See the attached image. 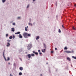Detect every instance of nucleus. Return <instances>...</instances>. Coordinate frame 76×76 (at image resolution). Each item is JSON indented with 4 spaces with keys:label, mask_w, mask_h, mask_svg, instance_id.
Listing matches in <instances>:
<instances>
[{
    "label": "nucleus",
    "mask_w": 76,
    "mask_h": 76,
    "mask_svg": "<svg viewBox=\"0 0 76 76\" xmlns=\"http://www.w3.org/2000/svg\"><path fill=\"white\" fill-rule=\"evenodd\" d=\"M23 35L24 38H28V37H30L31 36V34H28L27 33L25 32L23 34Z\"/></svg>",
    "instance_id": "nucleus-1"
},
{
    "label": "nucleus",
    "mask_w": 76,
    "mask_h": 76,
    "mask_svg": "<svg viewBox=\"0 0 76 76\" xmlns=\"http://www.w3.org/2000/svg\"><path fill=\"white\" fill-rule=\"evenodd\" d=\"M31 54H28L26 56V58L27 60H29L30 58H31ZM28 58H29V59H28Z\"/></svg>",
    "instance_id": "nucleus-2"
},
{
    "label": "nucleus",
    "mask_w": 76,
    "mask_h": 76,
    "mask_svg": "<svg viewBox=\"0 0 76 76\" xmlns=\"http://www.w3.org/2000/svg\"><path fill=\"white\" fill-rule=\"evenodd\" d=\"M32 47V45L31 44H29L27 46V49L29 50Z\"/></svg>",
    "instance_id": "nucleus-3"
},
{
    "label": "nucleus",
    "mask_w": 76,
    "mask_h": 76,
    "mask_svg": "<svg viewBox=\"0 0 76 76\" xmlns=\"http://www.w3.org/2000/svg\"><path fill=\"white\" fill-rule=\"evenodd\" d=\"M3 56L5 61H7V59H6V58L5 57V56H4V52H3Z\"/></svg>",
    "instance_id": "nucleus-4"
},
{
    "label": "nucleus",
    "mask_w": 76,
    "mask_h": 76,
    "mask_svg": "<svg viewBox=\"0 0 76 76\" xmlns=\"http://www.w3.org/2000/svg\"><path fill=\"white\" fill-rule=\"evenodd\" d=\"M65 53H71L72 52L66 50L64 51Z\"/></svg>",
    "instance_id": "nucleus-5"
},
{
    "label": "nucleus",
    "mask_w": 76,
    "mask_h": 76,
    "mask_svg": "<svg viewBox=\"0 0 76 76\" xmlns=\"http://www.w3.org/2000/svg\"><path fill=\"white\" fill-rule=\"evenodd\" d=\"M10 45V44L9 42H7V47H9Z\"/></svg>",
    "instance_id": "nucleus-6"
},
{
    "label": "nucleus",
    "mask_w": 76,
    "mask_h": 76,
    "mask_svg": "<svg viewBox=\"0 0 76 76\" xmlns=\"http://www.w3.org/2000/svg\"><path fill=\"white\" fill-rule=\"evenodd\" d=\"M33 53H34L35 54H36V55H38V53L37 52H35L34 51H33Z\"/></svg>",
    "instance_id": "nucleus-7"
},
{
    "label": "nucleus",
    "mask_w": 76,
    "mask_h": 76,
    "mask_svg": "<svg viewBox=\"0 0 76 76\" xmlns=\"http://www.w3.org/2000/svg\"><path fill=\"white\" fill-rule=\"evenodd\" d=\"M28 28V26H27L26 27H25V31H28V29L27 28Z\"/></svg>",
    "instance_id": "nucleus-8"
},
{
    "label": "nucleus",
    "mask_w": 76,
    "mask_h": 76,
    "mask_svg": "<svg viewBox=\"0 0 76 76\" xmlns=\"http://www.w3.org/2000/svg\"><path fill=\"white\" fill-rule=\"evenodd\" d=\"M28 28V26H27L26 27H25V31H28V29L27 28Z\"/></svg>",
    "instance_id": "nucleus-9"
},
{
    "label": "nucleus",
    "mask_w": 76,
    "mask_h": 76,
    "mask_svg": "<svg viewBox=\"0 0 76 76\" xmlns=\"http://www.w3.org/2000/svg\"><path fill=\"white\" fill-rule=\"evenodd\" d=\"M11 29H12L11 31H12V32H14L15 31V30H14L15 28H11Z\"/></svg>",
    "instance_id": "nucleus-10"
},
{
    "label": "nucleus",
    "mask_w": 76,
    "mask_h": 76,
    "mask_svg": "<svg viewBox=\"0 0 76 76\" xmlns=\"http://www.w3.org/2000/svg\"><path fill=\"white\" fill-rule=\"evenodd\" d=\"M67 60H69V61H70L71 60V59H70V58L69 57H67Z\"/></svg>",
    "instance_id": "nucleus-11"
},
{
    "label": "nucleus",
    "mask_w": 76,
    "mask_h": 76,
    "mask_svg": "<svg viewBox=\"0 0 76 76\" xmlns=\"http://www.w3.org/2000/svg\"><path fill=\"white\" fill-rule=\"evenodd\" d=\"M19 36H20L19 37V38H22V35H21V34H19Z\"/></svg>",
    "instance_id": "nucleus-12"
},
{
    "label": "nucleus",
    "mask_w": 76,
    "mask_h": 76,
    "mask_svg": "<svg viewBox=\"0 0 76 76\" xmlns=\"http://www.w3.org/2000/svg\"><path fill=\"white\" fill-rule=\"evenodd\" d=\"M19 69L20 70H23V67H20L19 68Z\"/></svg>",
    "instance_id": "nucleus-13"
},
{
    "label": "nucleus",
    "mask_w": 76,
    "mask_h": 76,
    "mask_svg": "<svg viewBox=\"0 0 76 76\" xmlns=\"http://www.w3.org/2000/svg\"><path fill=\"white\" fill-rule=\"evenodd\" d=\"M20 34V32H18L17 33H15V34Z\"/></svg>",
    "instance_id": "nucleus-14"
},
{
    "label": "nucleus",
    "mask_w": 76,
    "mask_h": 76,
    "mask_svg": "<svg viewBox=\"0 0 76 76\" xmlns=\"http://www.w3.org/2000/svg\"><path fill=\"white\" fill-rule=\"evenodd\" d=\"M39 39V37L37 36V38H36V39L37 40V39Z\"/></svg>",
    "instance_id": "nucleus-15"
},
{
    "label": "nucleus",
    "mask_w": 76,
    "mask_h": 76,
    "mask_svg": "<svg viewBox=\"0 0 76 76\" xmlns=\"http://www.w3.org/2000/svg\"><path fill=\"white\" fill-rule=\"evenodd\" d=\"M19 75H20V76H21L22 75V72H20L19 73Z\"/></svg>",
    "instance_id": "nucleus-16"
},
{
    "label": "nucleus",
    "mask_w": 76,
    "mask_h": 76,
    "mask_svg": "<svg viewBox=\"0 0 76 76\" xmlns=\"http://www.w3.org/2000/svg\"><path fill=\"white\" fill-rule=\"evenodd\" d=\"M10 39H12V38H13V37L12 36H10L9 37Z\"/></svg>",
    "instance_id": "nucleus-17"
},
{
    "label": "nucleus",
    "mask_w": 76,
    "mask_h": 76,
    "mask_svg": "<svg viewBox=\"0 0 76 76\" xmlns=\"http://www.w3.org/2000/svg\"><path fill=\"white\" fill-rule=\"evenodd\" d=\"M31 56H32V57H34V56H35V55L34 54H32L31 55Z\"/></svg>",
    "instance_id": "nucleus-18"
},
{
    "label": "nucleus",
    "mask_w": 76,
    "mask_h": 76,
    "mask_svg": "<svg viewBox=\"0 0 76 76\" xmlns=\"http://www.w3.org/2000/svg\"><path fill=\"white\" fill-rule=\"evenodd\" d=\"M7 61H9V60H10V58L8 57L7 58Z\"/></svg>",
    "instance_id": "nucleus-19"
},
{
    "label": "nucleus",
    "mask_w": 76,
    "mask_h": 76,
    "mask_svg": "<svg viewBox=\"0 0 76 76\" xmlns=\"http://www.w3.org/2000/svg\"><path fill=\"white\" fill-rule=\"evenodd\" d=\"M2 2L3 3H4L5 1H6V0H2Z\"/></svg>",
    "instance_id": "nucleus-20"
},
{
    "label": "nucleus",
    "mask_w": 76,
    "mask_h": 76,
    "mask_svg": "<svg viewBox=\"0 0 76 76\" xmlns=\"http://www.w3.org/2000/svg\"><path fill=\"white\" fill-rule=\"evenodd\" d=\"M64 50H67V47H66L64 48Z\"/></svg>",
    "instance_id": "nucleus-21"
},
{
    "label": "nucleus",
    "mask_w": 76,
    "mask_h": 76,
    "mask_svg": "<svg viewBox=\"0 0 76 76\" xmlns=\"http://www.w3.org/2000/svg\"><path fill=\"white\" fill-rule=\"evenodd\" d=\"M72 58H74V59H76V57H75L74 56H72Z\"/></svg>",
    "instance_id": "nucleus-22"
},
{
    "label": "nucleus",
    "mask_w": 76,
    "mask_h": 76,
    "mask_svg": "<svg viewBox=\"0 0 76 76\" xmlns=\"http://www.w3.org/2000/svg\"><path fill=\"white\" fill-rule=\"evenodd\" d=\"M58 32L59 33H61V30L60 29H59Z\"/></svg>",
    "instance_id": "nucleus-23"
},
{
    "label": "nucleus",
    "mask_w": 76,
    "mask_h": 76,
    "mask_svg": "<svg viewBox=\"0 0 76 76\" xmlns=\"http://www.w3.org/2000/svg\"><path fill=\"white\" fill-rule=\"evenodd\" d=\"M44 51H45V49H44L43 50H42V52H44Z\"/></svg>",
    "instance_id": "nucleus-24"
},
{
    "label": "nucleus",
    "mask_w": 76,
    "mask_h": 76,
    "mask_svg": "<svg viewBox=\"0 0 76 76\" xmlns=\"http://www.w3.org/2000/svg\"><path fill=\"white\" fill-rule=\"evenodd\" d=\"M8 35H9L8 34H6V37H8Z\"/></svg>",
    "instance_id": "nucleus-25"
},
{
    "label": "nucleus",
    "mask_w": 76,
    "mask_h": 76,
    "mask_svg": "<svg viewBox=\"0 0 76 76\" xmlns=\"http://www.w3.org/2000/svg\"><path fill=\"white\" fill-rule=\"evenodd\" d=\"M29 7V5L28 4L27 7V8H28Z\"/></svg>",
    "instance_id": "nucleus-26"
},
{
    "label": "nucleus",
    "mask_w": 76,
    "mask_h": 76,
    "mask_svg": "<svg viewBox=\"0 0 76 76\" xmlns=\"http://www.w3.org/2000/svg\"><path fill=\"white\" fill-rule=\"evenodd\" d=\"M13 39H14V38H15V36L14 35H13Z\"/></svg>",
    "instance_id": "nucleus-27"
},
{
    "label": "nucleus",
    "mask_w": 76,
    "mask_h": 76,
    "mask_svg": "<svg viewBox=\"0 0 76 76\" xmlns=\"http://www.w3.org/2000/svg\"><path fill=\"white\" fill-rule=\"evenodd\" d=\"M7 41L8 42H10V41H11V40H9V39H8V40H7Z\"/></svg>",
    "instance_id": "nucleus-28"
},
{
    "label": "nucleus",
    "mask_w": 76,
    "mask_h": 76,
    "mask_svg": "<svg viewBox=\"0 0 76 76\" xmlns=\"http://www.w3.org/2000/svg\"><path fill=\"white\" fill-rule=\"evenodd\" d=\"M39 54H40V55L42 54V53H41V52H39Z\"/></svg>",
    "instance_id": "nucleus-29"
},
{
    "label": "nucleus",
    "mask_w": 76,
    "mask_h": 76,
    "mask_svg": "<svg viewBox=\"0 0 76 76\" xmlns=\"http://www.w3.org/2000/svg\"><path fill=\"white\" fill-rule=\"evenodd\" d=\"M12 25H15V23H12Z\"/></svg>",
    "instance_id": "nucleus-30"
},
{
    "label": "nucleus",
    "mask_w": 76,
    "mask_h": 76,
    "mask_svg": "<svg viewBox=\"0 0 76 76\" xmlns=\"http://www.w3.org/2000/svg\"><path fill=\"white\" fill-rule=\"evenodd\" d=\"M29 25H31V26H32V24L31 23H29Z\"/></svg>",
    "instance_id": "nucleus-31"
},
{
    "label": "nucleus",
    "mask_w": 76,
    "mask_h": 76,
    "mask_svg": "<svg viewBox=\"0 0 76 76\" xmlns=\"http://www.w3.org/2000/svg\"><path fill=\"white\" fill-rule=\"evenodd\" d=\"M40 51H41V50H38V53L40 52Z\"/></svg>",
    "instance_id": "nucleus-32"
},
{
    "label": "nucleus",
    "mask_w": 76,
    "mask_h": 76,
    "mask_svg": "<svg viewBox=\"0 0 76 76\" xmlns=\"http://www.w3.org/2000/svg\"><path fill=\"white\" fill-rule=\"evenodd\" d=\"M53 52H54L53 51H51V53H53Z\"/></svg>",
    "instance_id": "nucleus-33"
},
{
    "label": "nucleus",
    "mask_w": 76,
    "mask_h": 76,
    "mask_svg": "<svg viewBox=\"0 0 76 76\" xmlns=\"http://www.w3.org/2000/svg\"><path fill=\"white\" fill-rule=\"evenodd\" d=\"M20 17H18V19H20Z\"/></svg>",
    "instance_id": "nucleus-34"
},
{
    "label": "nucleus",
    "mask_w": 76,
    "mask_h": 76,
    "mask_svg": "<svg viewBox=\"0 0 76 76\" xmlns=\"http://www.w3.org/2000/svg\"><path fill=\"white\" fill-rule=\"evenodd\" d=\"M72 28H73V29H75V27H73Z\"/></svg>",
    "instance_id": "nucleus-35"
},
{
    "label": "nucleus",
    "mask_w": 76,
    "mask_h": 76,
    "mask_svg": "<svg viewBox=\"0 0 76 76\" xmlns=\"http://www.w3.org/2000/svg\"><path fill=\"white\" fill-rule=\"evenodd\" d=\"M10 76H13V75H12V74H10Z\"/></svg>",
    "instance_id": "nucleus-36"
},
{
    "label": "nucleus",
    "mask_w": 76,
    "mask_h": 76,
    "mask_svg": "<svg viewBox=\"0 0 76 76\" xmlns=\"http://www.w3.org/2000/svg\"><path fill=\"white\" fill-rule=\"evenodd\" d=\"M62 27H63V28H64V26H63V25H62Z\"/></svg>",
    "instance_id": "nucleus-37"
},
{
    "label": "nucleus",
    "mask_w": 76,
    "mask_h": 76,
    "mask_svg": "<svg viewBox=\"0 0 76 76\" xmlns=\"http://www.w3.org/2000/svg\"><path fill=\"white\" fill-rule=\"evenodd\" d=\"M36 0H33V1H35Z\"/></svg>",
    "instance_id": "nucleus-38"
},
{
    "label": "nucleus",
    "mask_w": 76,
    "mask_h": 76,
    "mask_svg": "<svg viewBox=\"0 0 76 76\" xmlns=\"http://www.w3.org/2000/svg\"><path fill=\"white\" fill-rule=\"evenodd\" d=\"M55 50H57V48H55Z\"/></svg>",
    "instance_id": "nucleus-39"
},
{
    "label": "nucleus",
    "mask_w": 76,
    "mask_h": 76,
    "mask_svg": "<svg viewBox=\"0 0 76 76\" xmlns=\"http://www.w3.org/2000/svg\"><path fill=\"white\" fill-rule=\"evenodd\" d=\"M8 64H10V63H8Z\"/></svg>",
    "instance_id": "nucleus-40"
},
{
    "label": "nucleus",
    "mask_w": 76,
    "mask_h": 76,
    "mask_svg": "<svg viewBox=\"0 0 76 76\" xmlns=\"http://www.w3.org/2000/svg\"><path fill=\"white\" fill-rule=\"evenodd\" d=\"M75 6H76V4L75 5Z\"/></svg>",
    "instance_id": "nucleus-41"
},
{
    "label": "nucleus",
    "mask_w": 76,
    "mask_h": 76,
    "mask_svg": "<svg viewBox=\"0 0 76 76\" xmlns=\"http://www.w3.org/2000/svg\"><path fill=\"white\" fill-rule=\"evenodd\" d=\"M41 76H42V74H41Z\"/></svg>",
    "instance_id": "nucleus-42"
},
{
    "label": "nucleus",
    "mask_w": 76,
    "mask_h": 76,
    "mask_svg": "<svg viewBox=\"0 0 76 76\" xmlns=\"http://www.w3.org/2000/svg\"><path fill=\"white\" fill-rule=\"evenodd\" d=\"M14 64H15V63Z\"/></svg>",
    "instance_id": "nucleus-43"
},
{
    "label": "nucleus",
    "mask_w": 76,
    "mask_h": 76,
    "mask_svg": "<svg viewBox=\"0 0 76 76\" xmlns=\"http://www.w3.org/2000/svg\"><path fill=\"white\" fill-rule=\"evenodd\" d=\"M47 64H48V63H47Z\"/></svg>",
    "instance_id": "nucleus-44"
},
{
    "label": "nucleus",
    "mask_w": 76,
    "mask_h": 76,
    "mask_svg": "<svg viewBox=\"0 0 76 76\" xmlns=\"http://www.w3.org/2000/svg\"><path fill=\"white\" fill-rule=\"evenodd\" d=\"M72 76H73V75H72Z\"/></svg>",
    "instance_id": "nucleus-45"
}]
</instances>
